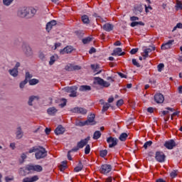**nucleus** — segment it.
<instances>
[{
    "label": "nucleus",
    "mask_w": 182,
    "mask_h": 182,
    "mask_svg": "<svg viewBox=\"0 0 182 182\" xmlns=\"http://www.w3.org/2000/svg\"><path fill=\"white\" fill-rule=\"evenodd\" d=\"M107 80H109V82L99 77H95L94 78V85H100L102 87H109L110 86V82H114V78L113 77H107Z\"/></svg>",
    "instance_id": "1"
},
{
    "label": "nucleus",
    "mask_w": 182,
    "mask_h": 182,
    "mask_svg": "<svg viewBox=\"0 0 182 182\" xmlns=\"http://www.w3.org/2000/svg\"><path fill=\"white\" fill-rule=\"evenodd\" d=\"M35 156L37 160H41V159H45L48 156V151L45 148L38 146V150L36 152Z\"/></svg>",
    "instance_id": "2"
},
{
    "label": "nucleus",
    "mask_w": 182,
    "mask_h": 182,
    "mask_svg": "<svg viewBox=\"0 0 182 182\" xmlns=\"http://www.w3.org/2000/svg\"><path fill=\"white\" fill-rule=\"evenodd\" d=\"M26 170L28 171H36L37 173H41L43 168L41 165H27L26 167Z\"/></svg>",
    "instance_id": "3"
},
{
    "label": "nucleus",
    "mask_w": 182,
    "mask_h": 182,
    "mask_svg": "<svg viewBox=\"0 0 182 182\" xmlns=\"http://www.w3.org/2000/svg\"><path fill=\"white\" fill-rule=\"evenodd\" d=\"M28 12L29 9H28V7H23L18 9L17 15L19 18H27Z\"/></svg>",
    "instance_id": "4"
},
{
    "label": "nucleus",
    "mask_w": 182,
    "mask_h": 182,
    "mask_svg": "<svg viewBox=\"0 0 182 182\" xmlns=\"http://www.w3.org/2000/svg\"><path fill=\"white\" fill-rule=\"evenodd\" d=\"M95 117L96 115L95 114L88 115L87 119L85 121L87 126H95V124H96V122L95 121Z\"/></svg>",
    "instance_id": "5"
},
{
    "label": "nucleus",
    "mask_w": 182,
    "mask_h": 182,
    "mask_svg": "<svg viewBox=\"0 0 182 182\" xmlns=\"http://www.w3.org/2000/svg\"><path fill=\"white\" fill-rule=\"evenodd\" d=\"M155 159L159 163H164L166 160V155L161 151H156Z\"/></svg>",
    "instance_id": "6"
},
{
    "label": "nucleus",
    "mask_w": 182,
    "mask_h": 182,
    "mask_svg": "<svg viewBox=\"0 0 182 182\" xmlns=\"http://www.w3.org/2000/svg\"><path fill=\"white\" fill-rule=\"evenodd\" d=\"M70 112H72V113H77L78 114H86L87 113V109L83 107H77L71 109Z\"/></svg>",
    "instance_id": "7"
},
{
    "label": "nucleus",
    "mask_w": 182,
    "mask_h": 182,
    "mask_svg": "<svg viewBox=\"0 0 182 182\" xmlns=\"http://www.w3.org/2000/svg\"><path fill=\"white\" fill-rule=\"evenodd\" d=\"M23 52L25 53L26 56L28 58L33 55V52L32 51V48L29 46L23 45L22 46Z\"/></svg>",
    "instance_id": "8"
},
{
    "label": "nucleus",
    "mask_w": 182,
    "mask_h": 182,
    "mask_svg": "<svg viewBox=\"0 0 182 182\" xmlns=\"http://www.w3.org/2000/svg\"><path fill=\"white\" fill-rule=\"evenodd\" d=\"M77 90V87L76 86L65 88V92H68L69 93H70V97H76Z\"/></svg>",
    "instance_id": "9"
},
{
    "label": "nucleus",
    "mask_w": 182,
    "mask_h": 182,
    "mask_svg": "<svg viewBox=\"0 0 182 182\" xmlns=\"http://www.w3.org/2000/svg\"><path fill=\"white\" fill-rule=\"evenodd\" d=\"M65 70H68V72H73V70H80V69H82V67L79 65L68 64L65 66Z\"/></svg>",
    "instance_id": "10"
},
{
    "label": "nucleus",
    "mask_w": 182,
    "mask_h": 182,
    "mask_svg": "<svg viewBox=\"0 0 182 182\" xmlns=\"http://www.w3.org/2000/svg\"><path fill=\"white\" fill-rule=\"evenodd\" d=\"M107 143L109 144V147L112 149V147H114V146H117V139L109 136L107 139Z\"/></svg>",
    "instance_id": "11"
},
{
    "label": "nucleus",
    "mask_w": 182,
    "mask_h": 182,
    "mask_svg": "<svg viewBox=\"0 0 182 182\" xmlns=\"http://www.w3.org/2000/svg\"><path fill=\"white\" fill-rule=\"evenodd\" d=\"M112 171V166L105 164L101 166L100 173L102 174H107V173H110Z\"/></svg>",
    "instance_id": "12"
},
{
    "label": "nucleus",
    "mask_w": 182,
    "mask_h": 182,
    "mask_svg": "<svg viewBox=\"0 0 182 182\" xmlns=\"http://www.w3.org/2000/svg\"><path fill=\"white\" fill-rule=\"evenodd\" d=\"M174 43V40H169L167 43L162 44L161 49L162 50H166L167 49H171V46Z\"/></svg>",
    "instance_id": "13"
},
{
    "label": "nucleus",
    "mask_w": 182,
    "mask_h": 182,
    "mask_svg": "<svg viewBox=\"0 0 182 182\" xmlns=\"http://www.w3.org/2000/svg\"><path fill=\"white\" fill-rule=\"evenodd\" d=\"M23 137V131H22V127H18L16 128V139L17 140H21Z\"/></svg>",
    "instance_id": "14"
},
{
    "label": "nucleus",
    "mask_w": 182,
    "mask_h": 182,
    "mask_svg": "<svg viewBox=\"0 0 182 182\" xmlns=\"http://www.w3.org/2000/svg\"><path fill=\"white\" fill-rule=\"evenodd\" d=\"M72 52H73V47L68 46L63 50H60V55H65L66 53H72Z\"/></svg>",
    "instance_id": "15"
},
{
    "label": "nucleus",
    "mask_w": 182,
    "mask_h": 182,
    "mask_svg": "<svg viewBox=\"0 0 182 182\" xmlns=\"http://www.w3.org/2000/svg\"><path fill=\"white\" fill-rule=\"evenodd\" d=\"M154 100L157 103H163L164 102V96L161 93L156 94L154 95Z\"/></svg>",
    "instance_id": "16"
},
{
    "label": "nucleus",
    "mask_w": 182,
    "mask_h": 182,
    "mask_svg": "<svg viewBox=\"0 0 182 182\" xmlns=\"http://www.w3.org/2000/svg\"><path fill=\"white\" fill-rule=\"evenodd\" d=\"M164 146L165 147H166V149H168V150H171L173 147H176V142L174 141V140H170L168 141H166L164 144Z\"/></svg>",
    "instance_id": "17"
},
{
    "label": "nucleus",
    "mask_w": 182,
    "mask_h": 182,
    "mask_svg": "<svg viewBox=\"0 0 182 182\" xmlns=\"http://www.w3.org/2000/svg\"><path fill=\"white\" fill-rule=\"evenodd\" d=\"M125 55V53H122V48H117L113 50V53H112V56H123Z\"/></svg>",
    "instance_id": "18"
},
{
    "label": "nucleus",
    "mask_w": 182,
    "mask_h": 182,
    "mask_svg": "<svg viewBox=\"0 0 182 182\" xmlns=\"http://www.w3.org/2000/svg\"><path fill=\"white\" fill-rule=\"evenodd\" d=\"M65 133V128L62 127V125H59L55 129V134L57 136H59V134H63Z\"/></svg>",
    "instance_id": "19"
},
{
    "label": "nucleus",
    "mask_w": 182,
    "mask_h": 182,
    "mask_svg": "<svg viewBox=\"0 0 182 182\" xmlns=\"http://www.w3.org/2000/svg\"><path fill=\"white\" fill-rule=\"evenodd\" d=\"M56 23H57L56 21L55 20H52L51 21L48 22L46 25V31L49 32L52 29V28H53V26L56 25Z\"/></svg>",
    "instance_id": "20"
},
{
    "label": "nucleus",
    "mask_w": 182,
    "mask_h": 182,
    "mask_svg": "<svg viewBox=\"0 0 182 182\" xmlns=\"http://www.w3.org/2000/svg\"><path fill=\"white\" fill-rule=\"evenodd\" d=\"M102 28H103L104 31H106V32H110V31H112L113 28H114V26H113V24L107 23L103 26Z\"/></svg>",
    "instance_id": "21"
},
{
    "label": "nucleus",
    "mask_w": 182,
    "mask_h": 182,
    "mask_svg": "<svg viewBox=\"0 0 182 182\" xmlns=\"http://www.w3.org/2000/svg\"><path fill=\"white\" fill-rule=\"evenodd\" d=\"M27 9L29 10L28 13H27V18H32L33 16H35V14H36V9H35L34 8L27 7Z\"/></svg>",
    "instance_id": "22"
},
{
    "label": "nucleus",
    "mask_w": 182,
    "mask_h": 182,
    "mask_svg": "<svg viewBox=\"0 0 182 182\" xmlns=\"http://www.w3.org/2000/svg\"><path fill=\"white\" fill-rule=\"evenodd\" d=\"M36 99V100H39V97L38 96H35V95H32V96L29 97L28 101V106H33V104L32 102Z\"/></svg>",
    "instance_id": "23"
},
{
    "label": "nucleus",
    "mask_w": 182,
    "mask_h": 182,
    "mask_svg": "<svg viewBox=\"0 0 182 182\" xmlns=\"http://www.w3.org/2000/svg\"><path fill=\"white\" fill-rule=\"evenodd\" d=\"M57 112H58V110L56 109V108H55V107H50L47 110V113L50 116H53Z\"/></svg>",
    "instance_id": "24"
},
{
    "label": "nucleus",
    "mask_w": 182,
    "mask_h": 182,
    "mask_svg": "<svg viewBox=\"0 0 182 182\" xmlns=\"http://www.w3.org/2000/svg\"><path fill=\"white\" fill-rule=\"evenodd\" d=\"M79 90L80 92H87V90H92V87L89 85H81Z\"/></svg>",
    "instance_id": "25"
},
{
    "label": "nucleus",
    "mask_w": 182,
    "mask_h": 182,
    "mask_svg": "<svg viewBox=\"0 0 182 182\" xmlns=\"http://www.w3.org/2000/svg\"><path fill=\"white\" fill-rule=\"evenodd\" d=\"M9 73H10V75H11V76H14V77H16V76H18V69H16V68H13V69H11V70H9Z\"/></svg>",
    "instance_id": "26"
},
{
    "label": "nucleus",
    "mask_w": 182,
    "mask_h": 182,
    "mask_svg": "<svg viewBox=\"0 0 182 182\" xmlns=\"http://www.w3.org/2000/svg\"><path fill=\"white\" fill-rule=\"evenodd\" d=\"M82 168H83V165L82 164V161H80L78 164V166L74 168V171H75V173H77L79 171H82Z\"/></svg>",
    "instance_id": "27"
},
{
    "label": "nucleus",
    "mask_w": 182,
    "mask_h": 182,
    "mask_svg": "<svg viewBox=\"0 0 182 182\" xmlns=\"http://www.w3.org/2000/svg\"><path fill=\"white\" fill-rule=\"evenodd\" d=\"M134 12L135 14H141V12H143V7L141 6V5L136 6L134 8Z\"/></svg>",
    "instance_id": "28"
},
{
    "label": "nucleus",
    "mask_w": 182,
    "mask_h": 182,
    "mask_svg": "<svg viewBox=\"0 0 182 182\" xmlns=\"http://www.w3.org/2000/svg\"><path fill=\"white\" fill-rule=\"evenodd\" d=\"M68 164V161H63L62 162V164H60L59 166V168L60 170V171H65V168H66V164Z\"/></svg>",
    "instance_id": "29"
},
{
    "label": "nucleus",
    "mask_w": 182,
    "mask_h": 182,
    "mask_svg": "<svg viewBox=\"0 0 182 182\" xmlns=\"http://www.w3.org/2000/svg\"><path fill=\"white\" fill-rule=\"evenodd\" d=\"M128 136L127 133H122L120 134L119 139L121 141H126V139H127Z\"/></svg>",
    "instance_id": "30"
},
{
    "label": "nucleus",
    "mask_w": 182,
    "mask_h": 182,
    "mask_svg": "<svg viewBox=\"0 0 182 182\" xmlns=\"http://www.w3.org/2000/svg\"><path fill=\"white\" fill-rule=\"evenodd\" d=\"M87 143L82 139L80 141L77 142V146L80 148V149H83L84 146H87Z\"/></svg>",
    "instance_id": "31"
},
{
    "label": "nucleus",
    "mask_w": 182,
    "mask_h": 182,
    "mask_svg": "<svg viewBox=\"0 0 182 182\" xmlns=\"http://www.w3.org/2000/svg\"><path fill=\"white\" fill-rule=\"evenodd\" d=\"M100 136H102V133H100V131H96L93 135L94 140H97V139H100Z\"/></svg>",
    "instance_id": "32"
},
{
    "label": "nucleus",
    "mask_w": 182,
    "mask_h": 182,
    "mask_svg": "<svg viewBox=\"0 0 182 182\" xmlns=\"http://www.w3.org/2000/svg\"><path fill=\"white\" fill-rule=\"evenodd\" d=\"M82 21L83 22V23H89L90 21H89V16H87V15H84L81 17Z\"/></svg>",
    "instance_id": "33"
},
{
    "label": "nucleus",
    "mask_w": 182,
    "mask_h": 182,
    "mask_svg": "<svg viewBox=\"0 0 182 182\" xmlns=\"http://www.w3.org/2000/svg\"><path fill=\"white\" fill-rule=\"evenodd\" d=\"M109 107H110V104L106 102L105 104H104V106L102 107V112L103 113H105V112H107V110L109 109Z\"/></svg>",
    "instance_id": "34"
},
{
    "label": "nucleus",
    "mask_w": 182,
    "mask_h": 182,
    "mask_svg": "<svg viewBox=\"0 0 182 182\" xmlns=\"http://www.w3.org/2000/svg\"><path fill=\"white\" fill-rule=\"evenodd\" d=\"M29 85H31V86L33 85H38V83H39V80H36V79H32L28 81Z\"/></svg>",
    "instance_id": "35"
},
{
    "label": "nucleus",
    "mask_w": 182,
    "mask_h": 182,
    "mask_svg": "<svg viewBox=\"0 0 182 182\" xmlns=\"http://www.w3.org/2000/svg\"><path fill=\"white\" fill-rule=\"evenodd\" d=\"M91 41H92V38H90V37H87V38L82 39V43H84V45H86Z\"/></svg>",
    "instance_id": "36"
},
{
    "label": "nucleus",
    "mask_w": 182,
    "mask_h": 182,
    "mask_svg": "<svg viewBox=\"0 0 182 182\" xmlns=\"http://www.w3.org/2000/svg\"><path fill=\"white\" fill-rule=\"evenodd\" d=\"M4 179L6 182H10V181H14L15 178L14 177V176H6Z\"/></svg>",
    "instance_id": "37"
},
{
    "label": "nucleus",
    "mask_w": 182,
    "mask_h": 182,
    "mask_svg": "<svg viewBox=\"0 0 182 182\" xmlns=\"http://www.w3.org/2000/svg\"><path fill=\"white\" fill-rule=\"evenodd\" d=\"M12 2H14V0H3V4L4 5H6V6H9Z\"/></svg>",
    "instance_id": "38"
},
{
    "label": "nucleus",
    "mask_w": 182,
    "mask_h": 182,
    "mask_svg": "<svg viewBox=\"0 0 182 182\" xmlns=\"http://www.w3.org/2000/svg\"><path fill=\"white\" fill-rule=\"evenodd\" d=\"M100 156L101 157H106L107 156V150H102L100 151Z\"/></svg>",
    "instance_id": "39"
},
{
    "label": "nucleus",
    "mask_w": 182,
    "mask_h": 182,
    "mask_svg": "<svg viewBox=\"0 0 182 182\" xmlns=\"http://www.w3.org/2000/svg\"><path fill=\"white\" fill-rule=\"evenodd\" d=\"M151 144H153V141H146V142L144 144V148L145 149H147V147H150V146H151Z\"/></svg>",
    "instance_id": "40"
},
{
    "label": "nucleus",
    "mask_w": 182,
    "mask_h": 182,
    "mask_svg": "<svg viewBox=\"0 0 182 182\" xmlns=\"http://www.w3.org/2000/svg\"><path fill=\"white\" fill-rule=\"evenodd\" d=\"M91 68L92 69V70H94V72H97L99 69V65L92 64L91 65Z\"/></svg>",
    "instance_id": "41"
},
{
    "label": "nucleus",
    "mask_w": 182,
    "mask_h": 182,
    "mask_svg": "<svg viewBox=\"0 0 182 182\" xmlns=\"http://www.w3.org/2000/svg\"><path fill=\"white\" fill-rule=\"evenodd\" d=\"M38 147L39 146H34L31 148V149H29L28 153H36V151L38 150Z\"/></svg>",
    "instance_id": "42"
},
{
    "label": "nucleus",
    "mask_w": 182,
    "mask_h": 182,
    "mask_svg": "<svg viewBox=\"0 0 182 182\" xmlns=\"http://www.w3.org/2000/svg\"><path fill=\"white\" fill-rule=\"evenodd\" d=\"M85 154H89V153H90V145L89 144L86 145L85 149Z\"/></svg>",
    "instance_id": "43"
},
{
    "label": "nucleus",
    "mask_w": 182,
    "mask_h": 182,
    "mask_svg": "<svg viewBox=\"0 0 182 182\" xmlns=\"http://www.w3.org/2000/svg\"><path fill=\"white\" fill-rule=\"evenodd\" d=\"M26 83H28V80H24L23 82H21L20 83V89H23L25 87V85H26Z\"/></svg>",
    "instance_id": "44"
},
{
    "label": "nucleus",
    "mask_w": 182,
    "mask_h": 182,
    "mask_svg": "<svg viewBox=\"0 0 182 182\" xmlns=\"http://www.w3.org/2000/svg\"><path fill=\"white\" fill-rule=\"evenodd\" d=\"M132 63L134 66H136V68H140V63H139L136 59H132Z\"/></svg>",
    "instance_id": "45"
},
{
    "label": "nucleus",
    "mask_w": 182,
    "mask_h": 182,
    "mask_svg": "<svg viewBox=\"0 0 182 182\" xmlns=\"http://www.w3.org/2000/svg\"><path fill=\"white\" fill-rule=\"evenodd\" d=\"M158 72H161L163 69H164V63H160L158 66Z\"/></svg>",
    "instance_id": "46"
},
{
    "label": "nucleus",
    "mask_w": 182,
    "mask_h": 182,
    "mask_svg": "<svg viewBox=\"0 0 182 182\" xmlns=\"http://www.w3.org/2000/svg\"><path fill=\"white\" fill-rule=\"evenodd\" d=\"M55 60H56V58L53 55L51 56L50 59V62H49L50 65H53L55 63Z\"/></svg>",
    "instance_id": "47"
},
{
    "label": "nucleus",
    "mask_w": 182,
    "mask_h": 182,
    "mask_svg": "<svg viewBox=\"0 0 182 182\" xmlns=\"http://www.w3.org/2000/svg\"><path fill=\"white\" fill-rule=\"evenodd\" d=\"M170 176L171 178L177 177V171H173L172 172H171Z\"/></svg>",
    "instance_id": "48"
},
{
    "label": "nucleus",
    "mask_w": 182,
    "mask_h": 182,
    "mask_svg": "<svg viewBox=\"0 0 182 182\" xmlns=\"http://www.w3.org/2000/svg\"><path fill=\"white\" fill-rule=\"evenodd\" d=\"M76 126H80V127L87 126V124H86V121L79 122L78 123L76 124Z\"/></svg>",
    "instance_id": "49"
},
{
    "label": "nucleus",
    "mask_w": 182,
    "mask_h": 182,
    "mask_svg": "<svg viewBox=\"0 0 182 182\" xmlns=\"http://www.w3.org/2000/svg\"><path fill=\"white\" fill-rule=\"evenodd\" d=\"M180 114V111L173 112L171 116V119L173 120L174 119V117L178 116Z\"/></svg>",
    "instance_id": "50"
},
{
    "label": "nucleus",
    "mask_w": 182,
    "mask_h": 182,
    "mask_svg": "<svg viewBox=\"0 0 182 182\" xmlns=\"http://www.w3.org/2000/svg\"><path fill=\"white\" fill-rule=\"evenodd\" d=\"M152 50H156V47H151V48H146L144 50V51L148 53H150Z\"/></svg>",
    "instance_id": "51"
},
{
    "label": "nucleus",
    "mask_w": 182,
    "mask_h": 182,
    "mask_svg": "<svg viewBox=\"0 0 182 182\" xmlns=\"http://www.w3.org/2000/svg\"><path fill=\"white\" fill-rule=\"evenodd\" d=\"M32 75L29 73V72L26 73V79L25 80H29V79H31Z\"/></svg>",
    "instance_id": "52"
},
{
    "label": "nucleus",
    "mask_w": 182,
    "mask_h": 182,
    "mask_svg": "<svg viewBox=\"0 0 182 182\" xmlns=\"http://www.w3.org/2000/svg\"><path fill=\"white\" fill-rule=\"evenodd\" d=\"M137 52H139V48H134L131 50L130 53L131 55H136Z\"/></svg>",
    "instance_id": "53"
},
{
    "label": "nucleus",
    "mask_w": 182,
    "mask_h": 182,
    "mask_svg": "<svg viewBox=\"0 0 182 182\" xmlns=\"http://www.w3.org/2000/svg\"><path fill=\"white\" fill-rule=\"evenodd\" d=\"M176 8L177 9H182V4L181 1H176Z\"/></svg>",
    "instance_id": "54"
},
{
    "label": "nucleus",
    "mask_w": 182,
    "mask_h": 182,
    "mask_svg": "<svg viewBox=\"0 0 182 182\" xmlns=\"http://www.w3.org/2000/svg\"><path fill=\"white\" fill-rule=\"evenodd\" d=\"M31 182L38 181L39 180V177L38 176H34L31 178Z\"/></svg>",
    "instance_id": "55"
},
{
    "label": "nucleus",
    "mask_w": 182,
    "mask_h": 182,
    "mask_svg": "<svg viewBox=\"0 0 182 182\" xmlns=\"http://www.w3.org/2000/svg\"><path fill=\"white\" fill-rule=\"evenodd\" d=\"M142 56L144 58V60H146V58H149V53L144 50V53H142Z\"/></svg>",
    "instance_id": "56"
},
{
    "label": "nucleus",
    "mask_w": 182,
    "mask_h": 182,
    "mask_svg": "<svg viewBox=\"0 0 182 182\" xmlns=\"http://www.w3.org/2000/svg\"><path fill=\"white\" fill-rule=\"evenodd\" d=\"M124 103L123 100H119L117 102V106L119 107V106H122Z\"/></svg>",
    "instance_id": "57"
},
{
    "label": "nucleus",
    "mask_w": 182,
    "mask_h": 182,
    "mask_svg": "<svg viewBox=\"0 0 182 182\" xmlns=\"http://www.w3.org/2000/svg\"><path fill=\"white\" fill-rule=\"evenodd\" d=\"M10 148L11 149V150H15V149H16V145L15 143H11L10 144Z\"/></svg>",
    "instance_id": "58"
},
{
    "label": "nucleus",
    "mask_w": 182,
    "mask_h": 182,
    "mask_svg": "<svg viewBox=\"0 0 182 182\" xmlns=\"http://www.w3.org/2000/svg\"><path fill=\"white\" fill-rule=\"evenodd\" d=\"M118 73L119 76H120V77L124 78V79L127 78V75H124V74H123L122 73Z\"/></svg>",
    "instance_id": "59"
},
{
    "label": "nucleus",
    "mask_w": 182,
    "mask_h": 182,
    "mask_svg": "<svg viewBox=\"0 0 182 182\" xmlns=\"http://www.w3.org/2000/svg\"><path fill=\"white\" fill-rule=\"evenodd\" d=\"M149 9L151 10V9H153V8L150 5H149L148 6H147V5H145V11H146V14H147V12H149Z\"/></svg>",
    "instance_id": "60"
},
{
    "label": "nucleus",
    "mask_w": 182,
    "mask_h": 182,
    "mask_svg": "<svg viewBox=\"0 0 182 182\" xmlns=\"http://www.w3.org/2000/svg\"><path fill=\"white\" fill-rule=\"evenodd\" d=\"M64 102L59 105L60 107H65L66 106V100H63Z\"/></svg>",
    "instance_id": "61"
},
{
    "label": "nucleus",
    "mask_w": 182,
    "mask_h": 182,
    "mask_svg": "<svg viewBox=\"0 0 182 182\" xmlns=\"http://www.w3.org/2000/svg\"><path fill=\"white\" fill-rule=\"evenodd\" d=\"M80 148L77 145V146L72 149V150H70V151H77Z\"/></svg>",
    "instance_id": "62"
},
{
    "label": "nucleus",
    "mask_w": 182,
    "mask_h": 182,
    "mask_svg": "<svg viewBox=\"0 0 182 182\" xmlns=\"http://www.w3.org/2000/svg\"><path fill=\"white\" fill-rule=\"evenodd\" d=\"M96 52V48H92L90 51H89V53L92 54V53H95Z\"/></svg>",
    "instance_id": "63"
},
{
    "label": "nucleus",
    "mask_w": 182,
    "mask_h": 182,
    "mask_svg": "<svg viewBox=\"0 0 182 182\" xmlns=\"http://www.w3.org/2000/svg\"><path fill=\"white\" fill-rule=\"evenodd\" d=\"M23 182H32L31 178H25L23 179Z\"/></svg>",
    "instance_id": "64"
}]
</instances>
